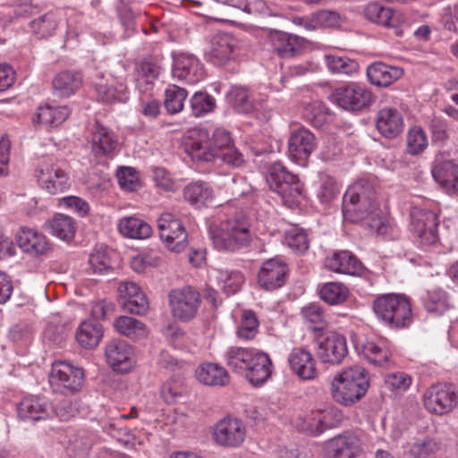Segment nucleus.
Segmentation results:
<instances>
[{
	"instance_id": "a211bd4d",
	"label": "nucleus",
	"mask_w": 458,
	"mask_h": 458,
	"mask_svg": "<svg viewBox=\"0 0 458 458\" xmlns=\"http://www.w3.org/2000/svg\"><path fill=\"white\" fill-rule=\"evenodd\" d=\"M105 356L108 365L115 371L129 372L136 364L132 345L124 340H112L106 345Z\"/></svg>"
},
{
	"instance_id": "39448f33",
	"label": "nucleus",
	"mask_w": 458,
	"mask_h": 458,
	"mask_svg": "<svg viewBox=\"0 0 458 458\" xmlns=\"http://www.w3.org/2000/svg\"><path fill=\"white\" fill-rule=\"evenodd\" d=\"M373 310L376 317L393 328L408 327L411 323V307L403 294L386 293L375 299Z\"/></svg>"
},
{
	"instance_id": "79ce46f5",
	"label": "nucleus",
	"mask_w": 458,
	"mask_h": 458,
	"mask_svg": "<svg viewBox=\"0 0 458 458\" xmlns=\"http://www.w3.org/2000/svg\"><path fill=\"white\" fill-rule=\"evenodd\" d=\"M81 85V74L71 71L59 72L53 81L54 89L60 97H70L74 94Z\"/></svg>"
},
{
	"instance_id": "f257e3e1",
	"label": "nucleus",
	"mask_w": 458,
	"mask_h": 458,
	"mask_svg": "<svg viewBox=\"0 0 458 458\" xmlns=\"http://www.w3.org/2000/svg\"><path fill=\"white\" fill-rule=\"evenodd\" d=\"M184 149L194 160L212 162L220 159L223 163L240 167L244 159L234 147L230 133L223 128H216L210 135L207 130L191 132L185 139Z\"/></svg>"
},
{
	"instance_id": "a19ab883",
	"label": "nucleus",
	"mask_w": 458,
	"mask_h": 458,
	"mask_svg": "<svg viewBox=\"0 0 458 458\" xmlns=\"http://www.w3.org/2000/svg\"><path fill=\"white\" fill-rule=\"evenodd\" d=\"M69 115L70 110L67 106L43 105L38 106L33 122L47 126H57L64 122Z\"/></svg>"
},
{
	"instance_id": "f8f14e48",
	"label": "nucleus",
	"mask_w": 458,
	"mask_h": 458,
	"mask_svg": "<svg viewBox=\"0 0 458 458\" xmlns=\"http://www.w3.org/2000/svg\"><path fill=\"white\" fill-rule=\"evenodd\" d=\"M458 393L452 384L438 383L431 386L423 394L425 408L431 413L443 415L457 405Z\"/></svg>"
},
{
	"instance_id": "bf43d9fd",
	"label": "nucleus",
	"mask_w": 458,
	"mask_h": 458,
	"mask_svg": "<svg viewBox=\"0 0 458 458\" xmlns=\"http://www.w3.org/2000/svg\"><path fill=\"white\" fill-rule=\"evenodd\" d=\"M190 106L195 117H201L214 111L216 100L208 93L198 91L191 98Z\"/></svg>"
},
{
	"instance_id": "a18cd8bd",
	"label": "nucleus",
	"mask_w": 458,
	"mask_h": 458,
	"mask_svg": "<svg viewBox=\"0 0 458 458\" xmlns=\"http://www.w3.org/2000/svg\"><path fill=\"white\" fill-rule=\"evenodd\" d=\"M115 330L131 339H140L147 335V328L145 325L131 317L121 316L114 322Z\"/></svg>"
},
{
	"instance_id": "774afa93",
	"label": "nucleus",
	"mask_w": 458,
	"mask_h": 458,
	"mask_svg": "<svg viewBox=\"0 0 458 458\" xmlns=\"http://www.w3.org/2000/svg\"><path fill=\"white\" fill-rule=\"evenodd\" d=\"M58 207L69 209L79 216H85L89 211V205L87 201L77 196H67L57 199Z\"/></svg>"
},
{
	"instance_id": "69168bd1",
	"label": "nucleus",
	"mask_w": 458,
	"mask_h": 458,
	"mask_svg": "<svg viewBox=\"0 0 458 458\" xmlns=\"http://www.w3.org/2000/svg\"><path fill=\"white\" fill-rule=\"evenodd\" d=\"M116 176L121 188L127 191H135L140 187L138 172L132 167H120L117 170Z\"/></svg>"
},
{
	"instance_id": "72a5a7b5",
	"label": "nucleus",
	"mask_w": 458,
	"mask_h": 458,
	"mask_svg": "<svg viewBox=\"0 0 458 458\" xmlns=\"http://www.w3.org/2000/svg\"><path fill=\"white\" fill-rule=\"evenodd\" d=\"M196 377L199 383L209 386H224L230 381L227 370L211 362L199 365L196 369Z\"/></svg>"
},
{
	"instance_id": "aec40b11",
	"label": "nucleus",
	"mask_w": 458,
	"mask_h": 458,
	"mask_svg": "<svg viewBox=\"0 0 458 458\" xmlns=\"http://www.w3.org/2000/svg\"><path fill=\"white\" fill-rule=\"evenodd\" d=\"M316 137L308 129L299 128L292 131L288 140V156L292 161L305 165L316 148Z\"/></svg>"
},
{
	"instance_id": "e433bc0d",
	"label": "nucleus",
	"mask_w": 458,
	"mask_h": 458,
	"mask_svg": "<svg viewBox=\"0 0 458 458\" xmlns=\"http://www.w3.org/2000/svg\"><path fill=\"white\" fill-rule=\"evenodd\" d=\"M60 14L50 11L34 18L29 24L30 32L38 38H46L55 34L60 23Z\"/></svg>"
},
{
	"instance_id": "b1692460",
	"label": "nucleus",
	"mask_w": 458,
	"mask_h": 458,
	"mask_svg": "<svg viewBox=\"0 0 458 458\" xmlns=\"http://www.w3.org/2000/svg\"><path fill=\"white\" fill-rule=\"evenodd\" d=\"M288 269L284 262L277 259L265 261L259 273V284L266 290L273 291L284 285Z\"/></svg>"
},
{
	"instance_id": "680f3d73",
	"label": "nucleus",
	"mask_w": 458,
	"mask_h": 458,
	"mask_svg": "<svg viewBox=\"0 0 458 458\" xmlns=\"http://www.w3.org/2000/svg\"><path fill=\"white\" fill-rule=\"evenodd\" d=\"M301 316L305 323L310 324L313 330H320L325 325V311L318 303H310L301 309Z\"/></svg>"
},
{
	"instance_id": "13d9d810",
	"label": "nucleus",
	"mask_w": 458,
	"mask_h": 458,
	"mask_svg": "<svg viewBox=\"0 0 458 458\" xmlns=\"http://www.w3.org/2000/svg\"><path fill=\"white\" fill-rule=\"evenodd\" d=\"M284 243L293 251L302 253L308 250L310 240L304 229L293 225L285 231Z\"/></svg>"
},
{
	"instance_id": "c03bdc74",
	"label": "nucleus",
	"mask_w": 458,
	"mask_h": 458,
	"mask_svg": "<svg viewBox=\"0 0 458 458\" xmlns=\"http://www.w3.org/2000/svg\"><path fill=\"white\" fill-rule=\"evenodd\" d=\"M325 62L328 71L334 74L353 76L358 73L359 64L347 56L337 55H326Z\"/></svg>"
},
{
	"instance_id": "9d476101",
	"label": "nucleus",
	"mask_w": 458,
	"mask_h": 458,
	"mask_svg": "<svg viewBox=\"0 0 458 458\" xmlns=\"http://www.w3.org/2000/svg\"><path fill=\"white\" fill-rule=\"evenodd\" d=\"M168 300L173 318L182 322L193 319L201 303L200 294L191 286L170 291Z\"/></svg>"
},
{
	"instance_id": "ea45409f",
	"label": "nucleus",
	"mask_w": 458,
	"mask_h": 458,
	"mask_svg": "<svg viewBox=\"0 0 458 458\" xmlns=\"http://www.w3.org/2000/svg\"><path fill=\"white\" fill-rule=\"evenodd\" d=\"M256 349L232 346L224 354L227 367L233 372L243 375Z\"/></svg>"
},
{
	"instance_id": "0e129e2a",
	"label": "nucleus",
	"mask_w": 458,
	"mask_h": 458,
	"mask_svg": "<svg viewBox=\"0 0 458 458\" xmlns=\"http://www.w3.org/2000/svg\"><path fill=\"white\" fill-rule=\"evenodd\" d=\"M91 269L96 274H105L111 269L109 250L106 247H99L89 256Z\"/></svg>"
},
{
	"instance_id": "c9c22d12",
	"label": "nucleus",
	"mask_w": 458,
	"mask_h": 458,
	"mask_svg": "<svg viewBox=\"0 0 458 458\" xmlns=\"http://www.w3.org/2000/svg\"><path fill=\"white\" fill-rule=\"evenodd\" d=\"M184 198L192 206L202 208L211 204L215 198L212 187L205 182H194L188 184L183 191Z\"/></svg>"
},
{
	"instance_id": "6e6552de",
	"label": "nucleus",
	"mask_w": 458,
	"mask_h": 458,
	"mask_svg": "<svg viewBox=\"0 0 458 458\" xmlns=\"http://www.w3.org/2000/svg\"><path fill=\"white\" fill-rule=\"evenodd\" d=\"M84 377L81 368L65 360H58L52 364L49 383L54 392L67 395L81 389Z\"/></svg>"
},
{
	"instance_id": "20e7f679",
	"label": "nucleus",
	"mask_w": 458,
	"mask_h": 458,
	"mask_svg": "<svg viewBox=\"0 0 458 458\" xmlns=\"http://www.w3.org/2000/svg\"><path fill=\"white\" fill-rule=\"evenodd\" d=\"M209 235L218 250L236 251L250 245L252 235L245 217H233L220 226H211Z\"/></svg>"
},
{
	"instance_id": "e2e57ef3",
	"label": "nucleus",
	"mask_w": 458,
	"mask_h": 458,
	"mask_svg": "<svg viewBox=\"0 0 458 458\" xmlns=\"http://www.w3.org/2000/svg\"><path fill=\"white\" fill-rule=\"evenodd\" d=\"M428 147V137L422 128L414 126L407 133L408 152L417 155L423 152Z\"/></svg>"
},
{
	"instance_id": "4c0bfd02",
	"label": "nucleus",
	"mask_w": 458,
	"mask_h": 458,
	"mask_svg": "<svg viewBox=\"0 0 458 458\" xmlns=\"http://www.w3.org/2000/svg\"><path fill=\"white\" fill-rule=\"evenodd\" d=\"M49 233L64 242H70L73 239L77 225L75 220L64 214L56 213L47 222Z\"/></svg>"
},
{
	"instance_id": "dca6fc26",
	"label": "nucleus",
	"mask_w": 458,
	"mask_h": 458,
	"mask_svg": "<svg viewBox=\"0 0 458 458\" xmlns=\"http://www.w3.org/2000/svg\"><path fill=\"white\" fill-rule=\"evenodd\" d=\"M239 54V42L230 34H217L210 41L206 53L207 61L216 66H225L234 61Z\"/></svg>"
},
{
	"instance_id": "cd10ccee",
	"label": "nucleus",
	"mask_w": 458,
	"mask_h": 458,
	"mask_svg": "<svg viewBox=\"0 0 458 458\" xmlns=\"http://www.w3.org/2000/svg\"><path fill=\"white\" fill-rule=\"evenodd\" d=\"M269 42L273 50L281 58L296 55L303 47L304 39L294 34L274 30L269 34Z\"/></svg>"
},
{
	"instance_id": "c756f323",
	"label": "nucleus",
	"mask_w": 458,
	"mask_h": 458,
	"mask_svg": "<svg viewBox=\"0 0 458 458\" xmlns=\"http://www.w3.org/2000/svg\"><path fill=\"white\" fill-rule=\"evenodd\" d=\"M403 119L398 110L392 107L382 108L377 112L376 126L386 138H395L403 130Z\"/></svg>"
},
{
	"instance_id": "37998d69",
	"label": "nucleus",
	"mask_w": 458,
	"mask_h": 458,
	"mask_svg": "<svg viewBox=\"0 0 458 458\" xmlns=\"http://www.w3.org/2000/svg\"><path fill=\"white\" fill-rule=\"evenodd\" d=\"M432 175L437 182L453 193L458 194V167L445 163L433 167Z\"/></svg>"
},
{
	"instance_id": "58836bf2",
	"label": "nucleus",
	"mask_w": 458,
	"mask_h": 458,
	"mask_svg": "<svg viewBox=\"0 0 458 458\" xmlns=\"http://www.w3.org/2000/svg\"><path fill=\"white\" fill-rule=\"evenodd\" d=\"M102 337V325L92 319L81 322L76 331L77 342L85 349H91L98 345Z\"/></svg>"
},
{
	"instance_id": "f03ea898",
	"label": "nucleus",
	"mask_w": 458,
	"mask_h": 458,
	"mask_svg": "<svg viewBox=\"0 0 458 458\" xmlns=\"http://www.w3.org/2000/svg\"><path fill=\"white\" fill-rule=\"evenodd\" d=\"M343 216L352 223L361 221L371 233L386 235L390 225L387 218L381 215L373 199L366 194L360 183L349 187L343 198Z\"/></svg>"
},
{
	"instance_id": "603ef678",
	"label": "nucleus",
	"mask_w": 458,
	"mask_h": 458,
	"mask_svg": "<svg viewBox=\"0 0 458 458\" xmlns=\"http://www.w3.org/2000/svg\"><path fill=\"white\" fill-rule=\"evenodd\" d=\"M320 420L318 409L312 410L307 413L299 415L294 421V425L301 432L318 436L323 433Z\"/></svg>"
},
{
	"instance_id": "ddd939ff",
	"label": "nucleus",
	"mask_w": 458,
	"mask_h": 458,
	"mask_svg": "<svg viewBox=\"0 0 458 458\" xmlns=\"http://www.w3.org/2000/svg\"><path fill=\"white\" fill-rule=\"evenodd\" d=\"M247 429L244 423L233 417H225L219 420L212 428L214 442L225 448H237L246 438Z\"/></svg>"
},
{
	"instance_id": "423d86ee",
	"label": "nucleus",
	"mask_w": 458,
	"mask_h": 458,
	"mask_svg": "<svg viewBox=\"0 0 458 458\" xmlns=\"http://www.w3.org/2000/svg\"><path fill=\"white\" fill-rule=\"evenodd\" d=\"M332 99L345 111L360 113L372 105L374 97L365 85L349 82L335 89Z\"/></svg>"
},
{
	"instance_id": "0eeeda50",
	"label": "nucleus",
	"mask_w": 458,
	"mask_h": 458,
	"mask_svg": "<svg viewBox=\"0 0 458 458\" xmlns=\"http://www.w3.org/2000/svg\"><path fill=\"white\" fill-rule=\"evenodd\" d=\"M267 181L270 189L280 195L286 204H294L301 194L302 184L299 178L280 162H275L269 166Z\"/></svg>"
},
{
	"instance_id": "f704fd0d",
	"label": "nucleus",
	"mask_w": 458,
	"mask_h": 458,
	"mask_svg": "<svg viewBox=\"0 0 458 458\" xmlns=\"http://www.w3.org/2000/svg\"><path fill=\"white\" fill-rule=\"evenodd\" d=\"M117 228L123 236L135 240L147 239L152 233L151 226L135 216H123L119 219Z\"/></svg>"
},
{
	"instance_id": "6ab92c4d",
	"label": "nucleus",
	"mask_w": 458,
	"mask_h": 458,
	"mask_svg": "<svg viewBox=\"0 0 458 458\" xmlns=\"http://www.w3.org/2000/svg\"><path fill=\"white\" fill-rule=\"evenodd\" d=\"M173 75L188 84H196L205 78L202 64L195 55L188 53L174 54Z\"/></svg>"
},
{
	"instance_id": "052dcab7",
	"label": "nucleus",
	"mask_w": 458,
	"mask_h": 458,
	"mask_svg": "<svg viewBox=\"0 0 458 458\" xmlns=\"http://www.w3.org/2000/svg\"><path fill=\"white\" fill-rule=\"evenodd\" d=\"M440 449L439 443L432 437L417 439L410 447L409 453L414 458H431Z\"/></svg>"
},
{
	"instance_id": "09e8293b",
	"label": "nucleus",
	"mask_w": 458,
	"mask_h": 458,
	"mask_svg": "<svg viewBox=\"0 0 458 458\" xmlns=\"http://www.w3.org/2000/svg\"><path fill=\"white\" fill-rule=\"evenodd\" d=\"M227 102L239 113L249 114L255 108L246 88L233 86L226 93Z\"/></svg>"
},
{
	"instance_id": "7ed1b4c3",
	"label": "nucleus",
	"mask_w": 458,
	"mask_h": 458,
	"mask_svg": "<svg viewBox=\"0 0 458 458\" xmlns=\"http://www.w3.org/2000/svg\"><path fill=\"white\" fill-rule=\"evenodd\" d=\"M369 377L366 370L353 366L337 374L331 382L332 398L339 404L352 406L367 393Z\"/></svg>"
},
{
	"instance_id": "a878e982",
	"label": "nucleus",
	"mask_w": 458,
	"mask_h": 458,
	"mask_svg": "<svg viewBox=\"0 0 458 458\" xmlns=\"http://www.w3.org/2000/svg\"><path fill=\"white\" fill-rule=\"evenodd\" d=\"M361 452L360 439L352 433L334 437L327 446L329 458H356Z\"/></svg>"
},
{
	"instance_id": "6e6d98bb",
	"label": "nucleus",
	"mask_w": 458,
	"mask_h": 458,
	"mask_svg": "<svg viewBox=\"0 0 458 458\" xmlns=\"http://www.w3.org/2000/svg\"><path fill=\"white\" fill-rule=\"evenodd\" d=\"M187 91L176 85H169L165 92V107L169 114H178L182 111Z\"/></svg>"
},
{
	"instance_id": "4d7b16f0",
	"label": "nucleus",
	"mask_w": 458,
	"mask_h": 458,
	"mask_svg": "<svg viewBox=\"0 0 458 458\" xmlns=\"http://www.w3.org/2000/svg\"><path fill=\"white\" fill-rule=\"evenodd\" d=\"M259 322L252 310H243L240 325L237 327V336L244 341L252 340L259 333Z\"/></svg>"
},
{
	"instance_id": "3c124183",
	"label": "nucleus",
	"mask_w": 458,
	"mask_h": 458,
	"mask_svg": "<svg viewBox=\"0 0 458 458\" xmlns=\"http://www.w3.org/2000/svg\"><path fill=\"white\" fill-rule=\"evenodd\" d=\"M161 72V67L153 62L144 61L136 70V84L140 91H147Z\"/></svg>"
},
{
	"instance_id": "8fccbe9b",
	"label": "nucleus",
	"mask_w": 458,
	"mask_h": 458,
	"mask_svg": "<svg viewBox=\"0 0 458 458\" xmlns=\"http://www.w3.org/2000/svg\"><path fill=\"white\" fill-rule=\"evenodd\" d=\"M349 295L348 288L341 283L329 282L322 284L319 288V296L330 305L344 303Z\"/></svg>"
},
{
	"instance_id": "7c9ffc66",
	"label": "nucleus",
	"mask_w": 458,
	"mask_h": 458,
	"mask_svg": "<svg viewBox=\"0 0 458 458\" xmlns=\"http://www.w3.org/2000/svg\"><path fill=\"white\" fill-rule=\"evenodd\" d=\"M19 247L32 256L47 254L50 246L45 235L30 228H21L17 235Z\"/></svg>"
},
{
	"instance_id": "5fc2aeb1",
	"label": "nucleus",
	"mask_w": 458,
	"mask_h": 458,
	"mask_svg": "<svg viewBox=\"0 0 458 458\" xmlns=\"http://www.w3.org/2000/svg\"><path fill=\"white\" fill-rule=\"evenodd\" d=\"M162 259L157 250H148L131 258V267L136 273H144L148 268L157 267Z\"/></svg>"
},
{
	"instance_id": "4468645a",
	"label": "nucleus",
	"mask_w": 458,
	"mask_h": 458,
	"mask_svg": "<svg viewBox=\"0 0 458 458\" xmlns=\"http://www.w3.org/2000/svg\"><path fill=\"white\" fill-rule=\"evenodd\" d=\"M161 240L168 250L181 252L188 245V233L182 223L169 213H163L157 220Z\"/></svg>"
},
{
	"instance_id": "2eb2a0df",
	"label": "nucleus",
	"mask_w": 458,
	"mask_h": 458,
	"mask_svg": "<svg viewBox=\"0 0 458 458\" xmlns=\"http://www.w3.org/2000/svg\"><path fill=\"white\" fill-rule=\"evenodd\" d=\"M37 182L49 194L63 192L69 187V177L52 158L42 160L36 170Z\"/></svg>"
},
{
	"instance_id": "9b49d317",
	"label": "nucleus",
	"mask_w": 458,
	"mask_h": 458,
	"mask_svg": "<svg viewBox=\"0 0 458 458\" xmlns=\"http://www.w3.org/2000/svg\"><path fill=\"white\" fill-rule=\"evenodd\" d=\"M438 219L436 213L415 208L411 213V231L422 248H429L437 244Z\"/></svg>"
},
{
	"instance_id": "473e14b6",
	"label": "nucleus",
	"mask_w": 458,
	"mask_h": 458,
	"mask_svg": "<svg viewBox=\"0 0 458 458\" xmlns=\"http://www.w3.org/2000/svg\"><path fill=\"white\" fill-rule=\"evenodd\" d=\"M326 267L333 272L352 276L360 274L362 270L361 262L347 250L335 252L332 258L327 259Z\"/></svg>"
},
{
	"instance_id": "c85d7f7f",
	"label": "nucleus",
	"mask_w": 458,
	"mask_h": 458,
	"mask_svg": "<svg viewBox=\"0 0 458 458\" xmlns=\"http://www.w3.org/2000/svg\"><path fill=\"white\" fill-rule=\"evenodd\" d=\"M367 78L370 84L377 88H386L398 81L403 74L399 66H393L382 62H375L367 67Z\"/></svg>"
},
{
	"instance_id": "bb28decb",
	"label": "nucleus",
	"mask_w": 458,
	"mask_h": 458,
	"mask_svg": "<svg viewBox=\"0 0 458 458\" xmlns=\"http://www.w3.org/2000/svg\"><path fill=\"white\" fill-rule=\"evenodd\" d=\"M243 375L255 386L265 383L272 374V361L269 356L256 349Z\"/></svg>"
},
{
	"instance_id": "412c9836",
	"label": "nucleus",
	"mask_w": 458,
	"mask_h": 458,
	"mask_svg": "<svg viewBox=\"0 0 458 458\" xmlns=\"http://www.w3.org/2000/svg\"><path fill=\"white\" fill-rule=\"evenodd\" d=\"M89 143L96 157H113L118 149L119 140L112 130L96 123L91 131Z\"/></svg>"
},
{
	"instance_id": "5701e85b",
	"label": "nucleus",
	"mask_w": 458,
	"mask_h": 458,
	"mask_svg": "<svg viewBox=\"0 0 458 458\" xmlns=\"http://www.w3.org/2000/svg\"><path fill=\"white\" fill-rule=\"evenodd\" d=\"M346 354V339L336 333L327 335L318 347V355L323 363L339 364Z\"/></svg>"
},
{
	"instance_id": "864d4df0",
	"label": "nucleus",
	"mask_w": 458,
	"mask_h": 458,
	"mask_svg": "<svg viewBox=\"0 0 458 458\" xmlns=\"http://www.w3.org/2000/svg\"><path fill=\"white\" fill-rule=\"evenodd\" d=\"M425 309L431 313L443 314L449 309L447 294L442 289L428 291L422 297Z\"/></svg>"
},
{
	"instance_id": "338daca9",
	"label": "nucleus",
	"mask_w": 458,
	"mask_h": 458,
	"mask_svg": "<svg viewBox=\"0 0 458 458\" xmlns=\"http://www.w3.org/2000/svg\"><path fill=\"white\" fill-rule=\"evenodd\" d=\"M185 390L183 382L181 378L168 379L161 388V396L167 403H172L181 397Z\"/></svg>"
},
{
	"instance_id": "4be33fe9",
	"label": "nucleus",
	"mask_w": 458,
	"mask_h": 458,
	"mask_svg": "<svg viewBox=\"0 0 458 458\" xmlns=\"http://www.w3.org/2000/svg\"><path fill=\"white\" fill-rule=\"evenodd\" d=\"M291 371L301 380H313L318 376L317 361L304 347L293 348L288 355Z\"/></svg>"
},
{
	"instance_id": "393cba45",
	"label": "nucleus",
	"mask_w": 458,
	"mask_h": 458,
	"mask_svg": "<svg viewBox=\"0 0 458 458\" xmlns=\"http://www.w3.org/2000/svg\"><path fill=\"white\" fill-rule=\"evenodd\" d=\"M353 344L358 353L377 366H383L389 360L390 352L382 340L356 337L353 339Z\"/></svg>"
},
{
	"instance_id": "2f4dec72",
	"label": "nucleus",
	"mask_w": 458,
	"mask_h": 458,
	"mask_svg": "<svg viewBox=\"0 0 458 458\" xmlns=\"http://www.w3.org/2000/svg\"><path fill=\"white\" fill-rule=\"evenodd\" d=\"M97 95L104 103H125L129 99V91L123 80L111 79L106 82L96 84Z\"/></svg>"
},
{
	"instance_id": "1a4fd4ad",
	"label": "nucleus",
	"mask_w": 458,
	"mask_h": 458,
	"mask_svg": "<svg viewBox=\"0 0 458 458\" xmlns=\"http://www.w3.org/2000/svg\"><path fill=\"white\" fill-rule=\"evenodd\" d=\"M364 17L372 23L392 30L397 37H402L403 31L411 24L408 15L400 11L372 2L363 8Z\"/></svg>"
},
{
	"instance_id": "de8ad7c7",
	"label": "nucleus",
	"mask_w": 458,
	"mask_h": 458,
	"mask_svg": "<svg viewBox=\"0 0 458 458\" xmlns=\"http://www.w3.org/2000/svg\"><path fill=\"white\" fill-rule=\"evenodd\" d=\"M211 276L216 278L218 284H221L226 294L237 293L244 282V276L240 271L214 269Z\"/></svg>"
},
{
	"instance_id": "49530a36",
	"label": "nucleus",
	"mask_w": 458,
	"mask_h": 458,
	"mask_svg": "<svg viewBox=\"0 0 458 458\" xmlns=\"http://www.w3.org/2000/svg\"><path fill=\"white\" fill-rule=\"evenodd\" d=\"M139 411L136 407H131L129 414L119 415L118 418L114 417L105 423L104 430L113 438L119 442H127L130 436V430L123 425V420L129 418H136Z\"/></svg>"
},
{
	"instance_id": "f3484780",
	"label": "nucleus",
	"mask_w": 458,
	"mask_h": 458,
	"mask_svg": "<svg viewBox=\"0 0 458 458\" xmlns=\"http://www.w3.org/2000/svg\"><path fill=\"white\" fill-rule=\"evenodd\" d=\"M19 420L35 422L54 417V406L45 397L38 395L24 396L16 405Z\"/></svg>"
}]
</instances>
